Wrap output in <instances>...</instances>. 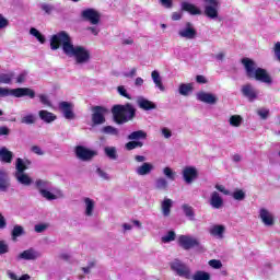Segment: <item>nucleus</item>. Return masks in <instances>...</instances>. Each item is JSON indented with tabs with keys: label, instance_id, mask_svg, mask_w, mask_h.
<instances>
[{
	"label": "nucleus",
	"instance_id": "obj_59",
	"mask_svg": "<svg viewBox=\"0 0 280 280\" xmlns=\"http://www.w3.org/2000/svg\"><path fill=\"white\" fill-rule=\"evenodd\" d=\"M273 51H275V56L278 60V62H280V42H277L275 47H273Z\"/></svg>",
	"mask_w": 280,
	"mask_h": 280
},
{
	"label": "nucleus",
	"instance_id": "obj_51",
	"mask_svg": "<svg viewBox=\"0 0 280 280\" xmlns=\"http://www.w3.org/2000/svg\"><path fill=\"white\" fill-rule=\"evenodd\" d=\"M214 187H215L217 191H220L224 196H231V191L229 189H226V187H224V185L217 184Z\"/></svg>",
	"mask_w": 280,
	"mask_h": 280
},
{
	"label": "nucleus",
	"instance_id": "obj_56",
	"mask_svg": "<svg viewBox=\"0 0 280 280\" xmlns=\"http://www.w3.org/2000/svg\"><path fill=\"white\" fill-rule=\"evenodd\" d=\"M96 174L103 178V180H110V176L108 175V173L104 172L102 168H97L96 170Z\"/></svg>",
	"mask_w": 280,
	"mask_h": 280
},
{
	"label": "nucleus",
	"instance_id": "obj_23",
	"mask_svg": "<svg viewBox=\"0 0 280 280\" xmlns=\"http://www.w3.org/2000/svg\"><path fill=\"white\" fill-rule=\"evenodd\" d=\"M154 170V165L152 163L144 162L142 165L136 168V174L138 176H148Z\"/></svg>",
	"mask_w": 280,
	"mask_h": 280
},
{
	"label": "nucleus",
	"instance_id": "obj_29",
	"mask_svg": "<svg viewBox=\"0 0 280 280\" xmlns=\"http://www.w3.org/2000/svg\"><path fill=\"white\" fill-rule=\"evenodd\" d=\"M137 104H138L139 108H142V110H152V109L156 108L154 103L148 101L144 97H138Z\"/></svg>",
	"mask_w": 280,
	"mask_h": 280
},
{
	"label": "nucleus",
	"instance_id": "obj_18",
	"mask_svg": "<svg viewBox=\"0 0 280 280\" xmlns=\"http://www.w3.org/2000/svg\"><path fill=\"white\" fill-rule=\"evenodd\" d=\"M39 194L43 198H45V200H58L63 196L62 190L58 188H51V186L49 188H46V190H42V192Z\"/></svg>",
	"mask_w": 280,
	"mask_h": 280
},
{
	"label": "nucleus",
	"instance_id": "obj_48",
	"mask_svg": "<svg viewBox=\"0 0 280 280\" xmlns=\"http://www.w3.org/2000/svg\"><path fill=\"white\" fill-rule=\"evenodd\" d=\"M39 8L45 12V14H51V12H54V5L46 2L40 3Z\"/></svg>",
	"mask_w": 280,
	"mask_h": 280
},
{
	"label": "nucleus",
	"instance_id": "obj_11",
	"mask_svg": "<svg viewBox=\"0 0 280 280\" xmlns=\"http://www.w3.org/2000/svg\"><path fill=\"white\" fill-rule=\"evenodd\" d=\"M196 28L194 27V24L187 22L184 26H182L178 31V36L180 38H185L186 40H194L197 36Z\"/></svg>",
	"mask_w": 280,
	"mask_h": 280
},
{
	"label": "nucleus",
	"instance_id": "obj_45",
	"mask_svg": "<svg viewBox=\"0 0 280 280\" xmlns=\"http://www.w3.org/2000/svg\"><path fill=\"white\" fill-rule=\"evenodd\" d=\"M174 240H176V233H174V231H170L167 234L162 236V242L164 244H170V242H174Z\"/></svg>",
	"mask_w": 280,
	"mask_h": 280
},
{
	"label": "nucleus",
	"instance_id": "obj_21",
	"mask_svg": "<svg viewBox=\"0 0 280 280\" xmlns=\"http://www.w3.org/2000/svg\"><path fill=\"white\" fill-rule=\"evenodd\" d=\"M208 231L212 237H215L217 240H223L226 228L224 225L214 224L211 225Z\"/></svg>",
	"mask_w": 280,
	"mask_h": 280
},
{
	"label": "nucleus",
	"instance_id": "obj_26",
	"mask_svg": "<svg viewBox=\"0 0 280 280\" xmlns=\"http://www.w3.org/2000/svg\"><path fill=\"white\" fill-rule=\"evenodd\" d=\"M10 189V177L5 171H0V191H8Z\"/></svg>",
	"mask_w": 280,
	"mask_h": 280
},
{
	"label": "nucleus",
	"instance_id": "obj_64",
	"mask_svg": "<svg viewBox=\"0 0 280 280\" xmlns=\"http://www.w3.org/2000/svg\"><path fill=\"white\" fill-rule=\"evenodd\" d=\"M137 75V68H132L130 72L125 73L126 78H135Z\"/></svg>",
	"mask_w": 280,
	"mask_h": 280
},
{
	"label": "nucleus",
	"instance_id": "obj_7",
	"mask_svg": "<svg viewBox=\"0 0 280 280\" xmlns=\"http://www.w3.org/2000/svg\"><path fill=\"white\" fill-rule=\"evenodd\" d=\"M170 268L174 275L182 279H191V269L180 259H174L170 262Z\"/></svg>",
	"mask_w": 280,
	"mask_h": 280
},
{
	"label": "nucleus",
	"instance_id": "obj_8",
	"mask_svg": "<svg viewBox=\"0 0 280 280\" xmlns=\"http://www.w3.org/2000/svg\"><path fill=\"white\" fill-rule=\"evenodd\" d=\"M258 219L260 220L261 224L268 229L272 228L277 222L275 212L270 211L268 208H260L258 210Z\"/></svg>",
	"mask_w": 280,
	"mask_h": 280
},
{
	"label": "nucleus",
	"instance_id": "obj_39",
	"mask_svg": "<svg viewBox=\"0 0 280 280\" xmlns=\"http://www.w3.org/2000/svg\"><path fill=\"white\" fill-rule=\"evenodd\" d=\"M30 34L31 36H34L38 40V43H40L42 45H45V35H42L38 30H36L35 27H32L30 30Z\"/></svg>",
	"mask_w": 280,
	"mask_h": 280
},
{
	"label": "nucleus",
	"instance_id": "obj_43",
	"mask_svg": "<svg viewBox=\"0 0 280 280\" xmlns=\"http://www.w3.org/2000/svg\"><path fill=\"white\" fill-rule=\"evenodd\" d=\"M102 131L105 135H113L114 137H118L119 136V129L113 127V126H106L102 129Z\"/></svg>",
	"mask_w": 280,
	"mask_h": 280
},
{
	"label": "nucleus",
	"instance_id": "obj_4",
	"mask_svg": "<svg viewBox=\"0 0 280 280\" xmlns=\"http://www.w3.org/2000/svg\"><path fill=\"white\" fill-rule=\"evenodd\" d=\"M116 124H126L135 117V107L130 104L115 105L112 109Z\"/></svg>",
	"mask_w": 280,
	"mask_h": 280
},
{
	"label": "nucleus",
	"instance_id": "obj_54",
	"mask_svg": "<svg viewBox=\"0 0 280 280\" xmlns=\"http://www.w3.org/2000/svg\"><path fill=\"white\" fill-rule=\"evenodd\" d=\"M117 91H118L119 95H121L122 97H127V100H130V94H128V91L126 90V86L119 85L117 88Z\"/></svg>",
	"mask_w": 280,
	"mask_h": 280
},
{
	"label": "nucleus",
	"instance_id": "obj_13",
	"mask_svg": "<svg viewBox=\"0 0 280 280\" xmlns=\"http://www.w3.org/2000/svg\"><path fill=\"white\" fill-rule=\"evenodd\" d=\"M182 176L186 185H191L198 178V168L196 166H186L182 171Z\"/></svg>",
	"mask_w": 280,
	"mask_h": 280
},
{
	"label": "nucleus",
	"instance_id": "obj_46",
	"mask_svg": "<svg viewBox=\"0 0 280 280\" xmlns=\"http://www.w3.org/2000/svg\"><path fill=\"white\" fill-rule=\"evenodd\" d=\"M126 150H135L137 148H143V142L141 141H130L125 145Z\"/></svg>",
	"mask_w": 280,
	"mask_h": 280
},
{
	"label": "nucleus",
	"instance_id": "obj_60",
	"mask_svg": "<svg viewBox=\"0 0 280 280\" xmlns=\"http://www.w3.org/2000/svg\"><path fill=\"white\" fill-rule=\"evenodd\" d=\"M9 247L3 241H0V255H5L8 253Z\"/></svg>",
	"mask_w": 280,
	"mask_h": 280
},
{
	"label": "nucleus",
	"instance_id": "obj_53",
	"mask_svg": "<svg viewBox=\"0 0 280 280\" xmlns=\"http://www.w3.org/2000/svg\"><path fill=\"white\" fill-rule=\"evenodd\" d=\"M161 133H162V137H164V139H172V129L167 127H163L161 128Z\"/></svg>",
	"mask_w": 280,
	"mask_h": 280
},
{
	"label": "nucleus",
	"instance_id": "obj_27",
	"mask_svg": "<svg viewBox=\"0 0 280 280\" xmlns=\"http://www.w3.org/2000/svg\"><path fill=\"white\" fill-rule=\"evenodd\" d=\"M174 205V201L170 198H164V200L161 203V209L164 218H168L170 213H172V207Z\"/></svg>",
	"mask_w": 280,
	"mask_h": 280
},
{
	"label": "nucleus",
	"instance_id": "obj_38",
	"mask_svg": "<svg viewBox=\"0 0 280 280\" xmlns=\"http://www.w3.org/2000/svg\"><path fill=\"white\" fill-rule=\"evenodd\" d=\"M182 209L186 215V218H189V220H194L196 213L194 212V208L187 203L182 206Z\"/></svg>",
	"mask_w": 280,
	"mask_h": 280
},
{
	"label": "nucleus",
	"instance_id": "obj_50",
	"mask_svg": "<svg viewBox=\"0 0 280 280\" xmlns=\"http://www.w3.org/2000/svg\"><path fill=\"white\" fill-rule=\"evenodd\" d=\"M209 266L210 268H213L214 270H220V268H222V261L218 260V259H211L209 260Z\"/></svg>",
	"mask_w": 280,
	"mask_h": 280
},
{
	"label": "nucleus",
	"instance_id": "obj_12",
	"mask_svg": "<svg viewBox=\"0 0 280 280\" xmlns=\"http://www.w3.org/2000/svg\"><path fill=\"white\" fill-rule=\"evenodd\" d=\"M42 254L40 252L34 249V248H28L25 249L24 252L20 253L16 256L18 261L24 260V261H36V259H40Z\"/></svg>",
	"mask_w": 280,
	"mask_h": 280
},
{
	"label": "nucleus",
	"instance_id": "obj_35",
	"mask_svg": "<svg viewBox=\"0 0 280 280\" xmlns=\"http://www.w3.org/2000/svg\"><path fill=\"white\" fill-rule=\"evenodd\" d=\"M148 137V133L143 130L133 131L128 136V139L130 141H138V139H145Z\"/></svg>",
	"mask_w": 280,
	"mask_h": 280
},
{
	"label": "nucleus",
	"instance_id": "obj_1",
	"mask_svg": "<svg viewBox=\"0 0 280 280\" xmlns=\"http://www.w3.org/2000/svg\"><path fill=\"white\" fill-rule=\"evenodd\" d=\"M62 49L68 58H74L77 65H86L91 60V51L84 46L73 45L71 36L67 32L61 31L50 37V49Z\"/></svg>",
	"mask_w": 280,
	"mask_h": 280
},
{
	"label": "nucleus",
	"instance_id": "obj_19",
	"mask_svg": "<svg viewBox=\"0 0 280 280\" xmlns=\"http://www.w3.org/2000/svg\"><path fill=\"white\" fill-rule=\"evenodd\" d=\"M59 110H61L65 119H75V114L73 113V104L69 102H60Z\"/></svg>",
	"mask_w": 280,
	"mask_h": 280
},
{
	"label": "nucleus",
	"instance_id": "obj_28",
	"mask_svg": "<svg viewBox=\"0 0 280 280\" xmlns=\"http://www.w3.org/2000/svg\"><path fill=\"white\" fill-rule=\"evenodd\" d=\"M182 10L192 15L202 14V11H200V9L196 7V4H191L189 2H182Z\"/></svg>",
	"mask_w": 280,
	"mask_h": 280
},
{
	"label": "nucleus",
	"instance_id": "obj_44",
	"mask_svg": "<svg viewBox=\"0 0 280 280\" xmlns=\"http://www.w3.org/2000/svg\"><path fill=\"white\" fill-rule=\"evenodd\" d=\"M25 231L23 230V226L15 225L12 230V238L16 240V237H21V235H23Z\"/></svg>",
	"mask_w": 280,
	"mask_h": 280
},
{
	"label": "nucleus",
	"instance_id": "obj_16",
	"mask_svg": "<svg viewBox=\"0 0 280 280\" xmlns=\"http://www.w3.org/2000/svg\"><path fill=\"white\" fill-rule=\"evenodd\" d=\"M241 93L249 102H255V100H257V97H259V92L250 83H247V84L243 85L242 89H241Z\"/></svg>",
	"mask_w": 280,
	"mask_h": 280
},
{
	"label": "nucleus",
	"instance_id": "obj_49",
	"mask_svg": "<svg viewBox=\"0 0 280 280\" xmlns=\"http://www.w3.org/2000/svg\"><path fill=\"white\" fill-rule=\"evenodd\" d=\"M257 115L260 117V119H268L269 115H270V109L268 108H259L257 110Z\"/></svg>",
	"mask_w": 280,
	"mask_h": 280
},
{
	"label": "nucleus",
	"instance_id": "obj_32",
	"mask_svg": "<svg viewBox=\"0 0 280 280\" xmlns=\"http://www.w3.org/2000/svg\"><path fill=\"white\" fill-rule=\"evenodd\" d=\"M229 124L232 126V128H240V126L244 124V118L240 115H232L229 118Z\"/></svg>",
	"mask_w": 280,
	"mask_h": 280
},
{
	"label": "nucleus",
	"instance_id": "obj_9",
	"mask_svg": "<svg viewBox=\"0 0 280 280\" xmlns=\"http://www.w3.org/2000/svg\"><path fill=\"white\" fill-rule=\"evenodd\" d=\"M108 109L102 106H94L92 108V121L95 126H100L106 121V114Z\"/></svg>",
	"mask_w": 280,
	"mask_h": 280
},
{
	"label": "nucleus",
	"instance_id": "obj_33",
	"mask_svg": "<svg viewBox=\"0 0 280 280\" xmlns=\"http://www.w3.org/2000/svg\"><path fill=\"white\" fill-rule=\"evenodd\" d=\"M179 95H184L187 96L189 95V93H191V91H194V85L191 83H182L179 85Z\"/></svg>",
	"mask_w": 280,
	"mask_h": 280
},
{
	"label": "nucleus",
	"instance_id": "obj_34",
	"mask_svg": "<svg viewBox=\"0 0 280 280\" xmlns=\"http://www.w3.org/2000/svg\"><path fill=\"white\" fill-rule=\"evenodd\" d=\"M35 185H36L39 194L51 187V183L48 180H45V179H37L35 182Z\"/></svg>",
	"mask_w": 280,
	"mask_h": 280
},
{
	"label": "nucleus",
	"instance_id": "obj_22",
	"mask_svg": "<svg viewBox=\"0 0 280 280\" xmlns=\"http://www.w3.org/2000/svg\"><path fill=\"white\" fill-rule=\"evenodd\" d=\"M210 206L212 209H222L224 207V199H222L218 191H213L210 195Z\"/></svg>",
	"mask_w": 280,
	"mask_h": 280
},
{
	"label": "nucleus",
	"instance_id": "obj_42",
	"mask_svg": "<svg viewBox=\"0 0 280 280\" xmlns=\"http://www.w3.org/2000/svg\"><path fill=\"white\" fill-rule=\"evenodd\" d=\"M14 78V73L9 72V73H2L0 74V82L1 84H10Z\"/></svg>",
	"mask_w": 280,
	"mask_h": 280
},
{
	"label": "nucleus",
	"instance_id": "obj_36",
	"mask_svg": "<svg viewBox=\"0 0 280 280\" xmlns=\"http://www.w3.org/2000/svg\"><path fill=\"white\" fill-rule=\"evenodd\" d=\"M104 152L112 161H117V149L115 147H105Z\"/></svg>",
	"mask_w": 280,
	"mask_h": 280
},
{
	"label": "nucleus",
	"instance_id": "obj_25",
	"mask_svg": "<svg viewBox=\"0 0 280 280\" xmlns=\"http://www.w3.org/2000/svg\"><path fill=\"white\" fill-rule=\"evenodd\" d=\"M38 115H39V119H42V121H45V124H52V121H56V119H58L56 114L45 109L39 110Z\"/></svg>",
	"mask_w": 280,
	"mask_h": 280
},
{
	"label": "nucleus",
	"instance_id": "obj_41",
	"mask_svg": "<svg viewBox=\"0 0 280 280\" xmlns=\"http://www.w3.org/2000/svg\"><path fill=\"white\" fill-rule=\"evenodd\" d=\"M21 124H26L27 126L36 124V116L34 114H27L22 117Z\"/></svg>",
	"mask_w": 280,
	"mask_h": 280
},
{
	"label": "nucleus",
	"instance_id": "obj_47",
	"mask_svg": "<svg viewBox=\"0 0 280 280\" xmlns=\"http://www.w3.org/2000/svg\"><path fill=\"white\" fill-rule=\"evenodd\" d=\"M234 200H238L242 201L246 198V192H244V190L242 189H236L233 194H232Z\"/></svg>",
	"mask_w": 280,
	"mask_h": 280
},
{
	"label": "nucleus",
	"instance_id": "obj_30",
	"mask_svg": "<svg viewBox=\"0 0 280 280\" xmlns=\"http://www.w3.org/2000/svg\"><path fill=\"white\" fill-rule=\"evenodd\" d=\"M12 156H13L12 151H9L8 148L2 147L0 149V159L4 163H12Z\"/></svg>",
	"mask_w": 280,
	"mask_h": 280
},
{
	"label": "nucleus",
	"instance_id": "obj_2",
	"mask_svg": "<svg viewBox=\"0 0 280 280\" xmlns=\"http://www.w3.org/2000/svg\"><path fill=\"white\" fill-rule=\"evenodd\" d=\"M242 65L245 69L247 78L250 80H257V82H262L264 84H272V77L264 68H258L257 63L250 58H243Z\"/></svg>",
	"mask_w": 280,
	"mask_h": 280
},
{
	"label": "nucleus",
	"instance_id": "obj_63",
	"mask_svg": "<svg viewBox=\"0 0 280 280\" xmlns=\"http://www.w3.org/2000/svg\"><path fill=\"white\" fill-rule=\"evenodd\" d=\"M196 81L198 84H207V78H205V75H197Z\"/></svg>",
	"mask_w": 280,
	"mask_h": 280
},
{
	"label": "nucleus",
	"instance_id": "obj_62",
	"mask_svg": "<svg viewBox=\"0 0 280 280\" xmlns=\"http://www.w3.org/2000/svg\"><path fill=\"white\" fill-rule=\"evenodd\" d=\"M10 135V129L8 127H0V137Z\"/></svg>",
	"mask_w": 280,
	"mask_h": 280
},
{
	"label": "nucleus",
	"instance_id": "obj_24",
	"mask_svg": "<svg viewBox=\"0 0 280 280\" xmlns=\"http://www.w3.org/2000/svg\"><path fill=\"white\" fill-rule=\"evenodd\" d=\"M151 79L153 80L155 88L163 93L165 91V85H163L161 73L158 70H153L151 72Z\"/></svg>",
	"mask_w": 280,
	"mask_h": 280
},
{
	"label": "nucleus",
	"instance_id": "obj_58",
	"mask_svg": "<svg viewBox=\"0 0 280 280\" xmlns=\"http://www.w3.org/2000/svg\"><path fill=\"white\" fill-rule=\"evenodd\" d=\"M161 5L163 8H166L167 10L172 9L174 5V1L173 0H159Z\"/></svg>",
	"mask_w": 280,
	"mask_h": 280
},
{
	"label": "nucleus",
	"instance_id": "obj_6",
	"mask_svg": "<svg viewBox=\"0 0 280 280\" xmlns=\"http://www.w3.org/2000/svg\"><path fill=\"white\" fill-rule=\"evenodd\" d=\"M203 2V14L212 21L220 19V0H201Z\"/></svg>",
	"mask_w": 280,
	"mask_h": 280
},
{
	"label": "nucleus",
	"instance_id": "obj_5",
	"mask_svg": "<svg viewBox=\"0 0 280 280\" xmlns=\"http://www.w3.org/2000/svg\"><path fill=\"white\" fill-rule=\"evenodd\" d=\"M0 97H36V92L30 88H0Z\"/></svg>",
	"mask_w": 280,
	"mask_h": 280
},
{
	"label": "nucleus",
	"instance_id": "obj_52",
	"mask_svg": "<svg viewBox=\"0 0 280 280\" xmlns=\"http://www.w3.org/2000/svg\"><path fill=\"white\" fill-rule=\"evenodd\" d=\"M39 102L44 104V106H51V101H49V96L47 94H39Z\"/></svg>",
	"mask_w": 280,
	"mask_h": 280
},
{
	"label": "nucleus",
	"instance_id": "obj_10",
	"mask_svg": "<svg viewBox=\"0 0 280 280\" xmlns=\"http://www.w3.org/2000/svg\"><path fill=\"white\" fill-rule=\"evenodd\" d=\"M178 242L179 246L184 248V250H190V248H196V246H200V241L189 235H180L178 237Z\"/></svg>",
	"mask_w": 280,
	"mask_h": 280
},
{
	"label": "nucleus",
	"instance_id": "obj_31",
	"mask_svg": "<svg viewBox=\"0 0 280 280\" xmlns=\"http://www.w3.org/2000/svg\"><path fill=\"white\" fill-rule=\"evenodd\" d=\"M192 280H211V273L205 270H197L192 276H190Z\"/></svg>",
	"mask_w": 280,
	"mask_h": 280
},
{
	"label": "nucleus",
	"instance_id": "obj_14",
	"mask_svg": "<svg viewBox=\"0 0 280 280\" xmlns=\"http://www.w3.org/2000/svg\"><path fill=\"white\" fill-rule=\"evenodd\" d=\"M96 203L95 200L89 197H84L82 200L83 215L85 218H93L95 215Z\"/></svg>",
	"mask_w": 280,
	"mask_h": 280
},
{
	"label": "nucleus",
	"instance_id": "obj_3",
	"mask_svg": "<svg viewBox=\"0 0 280 280\" xmlns=\"http://www.w3.org/2000/svg\"><path fill=\"white\" fill-rule=\"evenodd\" d=\"M28 165H32V162L30 160H23L21 158H18L15 162V178L20 185H24V187H30L34 183V179L30 177L25 173V170H27Z\"/></svg>",
	"mask_w": 280,
	"mask_h": 280
},
{
	"label": "nucleus",
	"instance_id": "obj_17",
	"mask_svg": "<svg viewBox=\"0 0 280 280\" xmlns=\"http://www.w3.org/2000/svg\"><path fill=\"white\" fill-rule=\"evenodd\" d=\"M81 16L92 25H97V23H100V12L95 9L83 10Z\"/></svg>",
	"mask_w": 280,
	"mask_h": 280
},
{
	"label": "nucleus",
	"instance_id": "obj_61",
	"mask_svg": "<svg viewBox=\"0 0 280 280\" xmlns=\"http://www.w3.org/2000/svg\"><path fill=\"white\" fill-rule=\"evenodd\" d=\"M32 152H34V154H37L38 156H43L45 154V152H43V149H40V147L38 145H34L32 147Z\"/></svg>",
	"mask_w": 280,
	"mask_h": 280
},
{
	"label": "nucleus",
	"instance_id": "obj_37",
	"mask_svg": "<svg viewBox=\"0 0 280 280\" xmlns=\"http://www.w3.org/2000/svg\"><path fill=\"white\" fill-rule=\"evenodd\" d=\"M167 179H165V177H160L155 180V189L165 191L167 190Z\"/></svg>",
	"mask_w": 280,
	"mask_h": 280
},
{
	"label": "nucleus",
	"instance_id": "obj_40",
	"mask_svg": "<svg viewBox=\"0 0 280 280\" xmlns=\"http://www.w3.org/2000/svg\"><path fill=\"white\" fill-rule=\"evenodd\" d=\"M163 174L168 178V180H176V172H174L170 166L163 168Z\"/></svg>",
	"mask_w": 280,
	"mask_h": 280
},
{
	"label": "nucleus",
	"instance_id": "obj_55",
	"mask_svg": "<svg viewBox=\"0 0 280 280\" xmlns=\"http://www.w3.org/2000/svg\"><path fill=\"white\" fill-rule=\"evenodd\" d=\"M10 25V21L3 14L0 13V30H5Z\"/></svg>",
	"mask_w": 280,
	"mask_h": 280
},
{
	"label": "nucleus",
	"instance_id": "obj_57",
	"mask_svg": "<svg viewBox=\"0 0 280 280\" xmlns=\"http://www.w3.org/2000/svg\"><path fill=\"white\" fill-rule=\"evenodd\" d=\"M47 224L45 223H39L35 225V233H45L47 231Z\"/></svg>",
	"mask_w": 280,
	"mask_h": 280
},
{
	"label": "nucleus",
	"instance_id": "obj_15",
	"mask_svg": "<svg viewBox=\"0 0 280 280\" xmlns=\"http://www.w3.org/2000/svg\"><path fill=\"white\" fill-rule=\"evenodd\" d=\"M75 155L80 161H91L93 156H97V152L86 147L79 145L75 148Z\"/></svg>",
	"mask_w": 280,
	"mask_h": 280
},
{
	"label": "nucleus",
	"instance_id": "obj_20",
	"mask_svg": "<svg viewBox=\"0 0 280 280\" xmlns=\"http://www.w3.org/2000/svg\"><path fill=\"white\" fill-rule=\"evenodd\" d=\"M197 100L203 104H218V95L209 92L197 93Z\"/></svg>",
	"mask_w": 280,
	"mask_h": 280
}]
</instances>
